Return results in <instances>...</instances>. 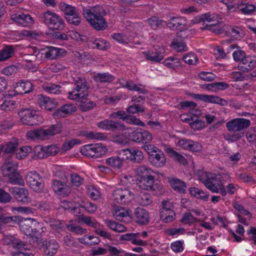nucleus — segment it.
Instances as JSON below:
<instances>
[{
    "mask_svg": "<svg viewBox=\"0 0 256 256\" xmlns=\"http://www.w3.org/2000/svg\"><path fill=\"white\" fill-rule=\"evenodd\" d=\"M137 176L136 184L140 189L160 192L162 186L155 182V172L146 165H141L134 168Z\"/></svg>",
    "mask_w": 256,
    "mask_h": 256,
    "instance_id": "obj_1",
    "label": "nucleus"
},
{
    "mask_svg": "<svg viewBox=\"0 0 256 256\" xmlns=\"http://www.w3.org/2000/svg\"><path fill=\"white\" fill-rule=\"evenodd\" d=\"M198 179L212 192L220 193L223 196H226V190L222 183V176L220 174L200 171L198 172Z\"/></svg>",
    "mask_w": 256,
    "mask_h": 256,
    "instance_id": "obj_2",
    "label": "nucleus"
},
{
    "mask_svg": "<svg viewBox=\"0 0 256 256\" xmlns=\"http://www.w3.org/2000/svg\"><path fill=\"white\" fill-rule=\"evenodd\" d=\"M82 14L92 26L96 30H104L108 28V24L104 16L106 12L102 7L94 6L91 9L83 8Z\"/></svg>",
    "mask_w": 256,
    "mask_h": 256,
    "instance_id": "obj_3",
    "label": "nucleus"
},
{
    "mask_svg": "<svg viewBox=\"0 0 256 256\" xmlns=\"http://www.w3.org/2000/svg\"><path fill=\"white\" fill-rule=\"evenodd\" d=\"M250 126V120L244 118H236L230 120L226 124L228 132L233 133L224 136L228 142H235L241 138L245 129Z\"/></svg>",
    "mask_w": 256,
    "mask_h": 256,
    "instance_id": "obj_4",
    "label": "nucleus"
},
{
    "mask_svg": "<svg viewBox=\"0 0 256 256\" xmlns=\"http://www.w3.org/2000/svg\"><path fill=\"white\" fill-rule=\"evenodd\" d=\"M18 114L20 122L24 124L34 126L42 124L43 121L42 118L36 111L29 108L22 109Z\"/></svg>",
    "mask_w": 256,
    "mask_h": 256,
    "instance_id": "obj_5",
    "label": "nucleus"
},
{
    "mask_svg": "<svg viewBox=\"0 0 256 256\" xmlns=\"http://www.w3.org/2000/svg\"><path fill=\"white\" fill-rule=\"evenodd\" d=\"M36 225H39V224L36 221L34 220V219L28 218L25 220L24 222H22L20 228L24 232V234L36 238V240L37 241L38 236H40L41 234L46 231V228L42 227L41 231H40L35 228Z\"/></svg>",
    "mask_w": 256,
    "mask_h": 256,
    "instance_id": "obj_6",
    "label": "nucleus"
},
{
    "mask_svg": "<svg viewBox=\"0 0 256 256\" xmlns=\"http://www.w3.org/2000/svg\"><path fill=\"white\" fill-rule=\"evenodd\" d=\"M16 162H8L2 166V172L4 176L8 177L10 183L14 184H22L20 182V176L16 171Z\"/></svg>",
    "mask_w": 256,
    "mask_h": 256,
    "instance_id": "obj_7",
    "label": "nucleus"
},
{
    "mask_svg": "<svg viewBox=\"0 0 256 256\" xmlns=\"http://www.w3.org/2000/svg\"><path fill=\"white\" fill-rule=\"evenodd\" d=\"M112 196L113 200L121 204H128L134 198L133 192L125 188H118L114 190Z\"/></svg>",
    "mask_w": 256,
    "mask_h": 256,
    "instance_id": "obj_8",
    "label": "nucleus"
},
{
    "mask_svg": "<svg viewBox=\"0 0 256 256\" xmlns=\"http://www.w3.org/2000/svg\"><path fill=\"white\" fill-rule=\"evenodd\" d=\"M26 181L28 186L36 192H40L44 186L42 177L36 171L28 173Z\"/></svg>",
    "mask_w": 256,
    "mask_h": 256,
    "instance_id": "obj_9",
    "label": "nucleus"
},
{
    "mask_svg": "<svg viewBox=\"0 0 256 256\" xmlns=\"http://www.w3.org/2000/svg\"><path fill=\"white\" fill-rule=\"evenodd\" d=\"M176 214L174 205L168 201L162 202V208L160 210V218L164 222H170L175 219Z\"/></svg>",
    "mask_w": 256,
    "mask_h": 256,
    "instance_id": "obj_10",
    "label": "nucleus"
},
{
    "mask_svg": "<svg viewBox=\"0 0 256 256\" xmlns=\"http://www.w3.org/2000/svg\"><path fill=\"white\" fill-rule=\"evenodd\" d=\"M82 220L87 226L94 228V232L97 234H98L104 239L112 240V238L111 234L104 230V226H101L100 223L92 220L90 217L87 216H83Z\"/></svg>",
    "mask_w": 256,
    "mask_h": 256,
    "instance_id": "obj_11",
    "label": "nucleus"
},
{
    "mask_svg": "<svg viewBox=\"0 0 256 256\" xmlns=\"http://www.w3.org/2000/svg\"><path fill=\"white\" fill-rule=\"evenodd\" d=\"M191 96L193 98L205 102L216 104L220 106H225L227 104L226 100L221 98L218 96L192 93Z\"/></svg>",
    "mask_w": 256,
    "mask_h": 256,
    "instance_id": "obj_12",
    "label": "nucleus"
},
{
    "mask_svg": "<svg viewBox=\"0 0 256 256\" xmlns=\"http://www.w3.org/2000/svg\"><path fill=\"white\" fill-rule=\"evenodd\" d=\"M9 191L13 194L18 202L24 204H28L31 202V198L29 196V193L27 189L12 186L9 188Z\"/></svg>",
    "mask_w": 256,
    "mask_h": 256,
    "instance_id": "obj_13",
    "label": "nucleus"
},
{
    "mask_svg": "<svg viewBox=\"0 0 256 256\" xmlns=\"http://www.w3.org/2000/svg\"><path fill=\"white\" fill-rule=\"evenodd\" d=\"M143 53L147 60L155 62H160L164 58L165 48L162 46H156L152 51Z\"/></svg>",
    "mask_w": 256,
    "mask_h": 256,
    "instance_id": "obj_14",
    "label": "nucleus"
},
{
    "mask_svg": "<svg viewBox=\"0 0 256 256\" xmlns=\"http://www.w3.org/2000/svg\"><path fill=\"white\" fill-rule=\"evenodd\" d=\"M49 30H63L64 22L60 16L49 11Z\"/></svg>",
    "mask_w": 256,
    "mask_h": 256,
    "instance_id": "obj_15",
    "label": "nucleus"
},
{
    "mask_svg": "<svg viewBox=\"0 0 256 256\" xmlns=\"http://www.w3.org/2000/svg\"><path fill=\"white\" fill-rule=\"evenodd\" d=\"M10 239L12 242L14 247L16 248L17 252H14L13 256H32L30 254L26 252V251L28 250V246L21 241L15 240L14 236H10L6 238V240Z\"/></svg>",
    "mask_w": 256,
    "mask_h": 256,
    "instance_id": "obj_16",
    "label": "nucleus"
},
{
    "mask_svg": "<svg viewBox=\"0 0 256 256\" xmlns=\"http://www.w3.org/2000/svg\"><path fill=\"white\" fill-rule=\"evenodd\" d=\"M149 160L150 162L156 168L164 167L166 164V158L162 150H158L157 152L151 154Z\"/></svg>",
    "mask_w": 256,
    "mask_h": 256,
    "instance_id": "obj_17",
    "label": "nucleus"
},
{
    "mask_svg": "<svg viewBox=\"0 0 256 256\" xmlns=\"http://www.w3.org/2000/svg\"><path fill=\"white\" fill-rule=\"evenodd\" d=\"M88 96V88L83 84L77 85L72 91L69 92L68 98L70 100L83 99Z\"/></svg>",
    "mask_w": 256,
    "mask_h": 256,
    "instance_id": "obj_18",
    "label": "nucleus"
},
{
    "mask_svg": "<svg viewBox=\"0 0 256 256\" xmlns=\"http://www.w3.org/2000/svg\"><path fill=\"white\" fill-rule=\"evenodd\" d=\"M140 232L128 233L122 234L120 237L121 240H130L133 244L140 246H145L147 245V242L139 238Z\"/></svg>",
    "mask_w": 256,
    "mask_h": 256,
    "instance_id": "obj_19",
    "label": "nucleus"
},
{
    "mask_svg": "<svg viewBox=\"0 0 256 256\" xmlns=\"http://www.w3.org/2000/svg\"><path fill=\"white\" fill-rule=\"evenodd\" d=\"M166 23L172 30L182 28L186 24V20L183 17H171Z\"/></svg>",
    "mask_w": 256,
    "mask_h": 256,
    "instance_id": "obj_20",
    "label": "nucleus"
},
{
    "mask_svg": "<svg viewBox=\"0 0 256 256\" xmlns=\"http://www.w3.org/2000/svg\"><path fill=\"white\" fill-rule=\"evenodd\" d=\"M136 222L140 225H146L150 220V214L142 208H137L134 213Z\"/></svg>",
    "mask_w": 256,
    "mask_h": 256,
    "instance_id": "obj_21",
    "label": "nucleus"
},
{
    "mask_svg": "<svg viewBox=\"0 0 256 256\" xmlns=\"http://www.w3.org/2000/svg\"><path fill=\"white\" fill-rule=\"evenodd\" d=\"M97 126L101 130L109 131L122 128L123 125L118 122L105 120L97 123Z\"/></svg>",
    "mask_w": 256,
    "mask_h": 256,
    "instance_id": "obj_22",
    "label": "nucleus"
},
{
    "mask_svg": "<svg viewBox=\"0 0 256 256\" xmlns=\"http://www.w3.org/2000/svg\"><path fill=\"white\" fill-rule=\"evenodd\" d=\"M32 90V84L29 81H22L14 86V95L28 94Z\"/></svg>",
    "mask_w": 256,
    "mask_h": 256,
    "instance_id": "obj_23",
    "label": "nucleus"
},
{
    "mask_svg": "<svg viewBox=\"0 0 256 256\" xmlns=\"http://www.w3.org/2000/svg\"><path fill=\"white\" fill-rule=\"evenodd\" d=\"M26 138L28 140H44L48 136V130L45 129H37L28 131L26 134Z\"/></svg>",
    "mask_w": 256,
    "mask_h": 256,
    "instance_id": "obj_24",
    "label": "nucleus"
},
{
    "mask_svg": "<svg viewBox=\"0 0 256 256\" xmlns=\"http://www.w3.org/2000/svg\"><path fill=\"white\" fill-rule=\"evenodd\" d=\"M52 188L55 192L61 196H68L71 191L70 186L57 180L53 181Z\"/></svg>",
    "mask_w": 256,
    "mask_h": 256,
    "instance_id": "obj_25",
    "label": "nucleus"
},
{
    "mask_svg": "<svg viewBox=\"0 0 256 256\" xmlns=\"http://www.w3.org/2000/svg\"><path fill=\"white\" fill-rule=\"evenodd\" d=\"M113 216L119 221L128 223L132 220V216H130L128 212L122 207L115 208L113 212Z\"/></svg>",
    "mask_w": 256,
    "mask_h": 256,
    "instance_id": "obj_26",
    "label": "nucleus"
},
{
    "mask_svg": "<svg viewBox=\"0 0 256 256\" xmlns=\"http://www.w3.org/2000/svg\"><path fill=\"white\" fill-rule=\"evenodd\" d=\"M105 164L111 168L120 170L124 165V158L119 156H111L105 160Z\"/></svg>",
    "mask_w": 256,
    "mask_h": 256,
    "instance_id": "obj_27",
    "label": "nucleus"
},
{
    "mask_svg": "<svg viewBox=\"0 0 256 256\" xmlns=\"http://www.w3.org/2000/svg\"><path fill=\"white\" fill-rule=\"evenodd\" d=\"M164 150L168 154V156L173 158L176 162L183 166H186L188 164V160L185 157L174 150L172 148L167 147L164 149Z\"/></svg>",
    "mask_w": 256,
    "mask_h": 256,
    "instance_id": "obj_28",
    "label": "nucleus"
},
{
    "mask_svg": "<svg viewBox=\"0 0 256 256\" xmlns=\"http://www.w3.org/2000/svg\"><path fill=\"white\" fill-rule=\"evenodd\" d=\"M76 107L72 104L64 105L53 113L54 118H64L76 111Z\"/></svg>",
    "mask_w": 256,
    "mask_h": 256,
    "instance_id": "obj_29",
    "label": "nucleus"
},
{
    "mask_svg": "<svg viewBox=\"0 0 256 256\" xmlns=\"http://www.w3.org/2000/svg\"><path fill=\"white\" fill-rule=\"evenodd\" d=\"M189 192L193 197L196 198L201 200L204 202H207L208 200V194L196 187L190 188L189 189Z\"/></svg>",
    "mask_w": 256,
    "mask_h": 256,
    "instance_id": "obj_30",
    "label": "nucleus"
},
{
    "mask_svg": "<svg viewBox=\"0 0 256 256\" xmlns=\"http://www.w3.org/2000/svg\"><path fill=\"white\" fill-rule=\"evenodd\" d=\"M120 84L122 85V88H126L129 90H135L138 92L140 94H144L146 92V90L141 85H137L134 84L132 81H126L122 80L120 82Z\"/></svg>",
    "mask_w": 256,
    "mask_h": 256,
    "instance_id": "obj_31",
    "label": "nucleus"
},
{
    "mask_svg": "<svg viewBox=\"0 0 256 256\" xmlns=\"http://www.w3.org/2000/svg\"><path fill=\"white\" fill-rule=\"evenodd\" d=\"M18 142L16 138H12L6 144L0 146V152L4 150L6 154H12L18 147Z\"/></svg>",
    "mask_w": 256,
    "mask_h": 256,
    "instance_id": "obj_32",
    "label": "nucleus"
},
{
    "mask_svg": "<svg viewBox=\"0 0 256 256\" xmlns=\"http://www.w3.org/2000/svg\"><path fill=\"white\" fill-rule=\"evenodd\" d=\"M107 250L110 256H136V254L127 252L122 249L114 246H108Z\"/></svg>",
    "mask_w": 256,
    "mask_h": 256,
    "instance_id": "obj_33",
    "label": "nucleus"
},
{
    "mask_svg": "<svg viewBox=\"0 0 256 256\" xmlns=\"http://www.w3.org/2000/svg\"><path fill=\"white\" fill-rule=\"evenodd\" d=\"M168 182L169 184H170V186L174 190L179 192H185L186 186L184 182L178 178H169Z\"/></svg>",
    "mask_w": 256,
    "mask_h": 256,
    "instance_id": "obj_34",
    "label": "nucleus"
},
{
    "mask_svg": "<svg viewBox=\"0 0 256 256\" xmlns=\"http://www.w3.org/2000/svg\"><path fill=\"white\" fill-rule=\"evenodd\" d=\"M78 240L81 244L90 246L97 244L100 242L98 237L87 234L78 238Z\"/></svg>",
    "mask_w": 256,
    "mask_h": 256,
    "instance_id": "obj_35",
    "label": "nucleus"
},
{
    "mask_svg": "<svg viewBox=\"0 0 256 256\" xmlns=\"http://www.w3.org/2000/svg\"><path fill=\"white\" fill-rule=\"evenodd\" d=\"M81 135L94 140H106L108 138L105 134L101 132H86L82 133Z\"/></svg>",
    "mask_w": 256,
    "mask_h": 256,
    "instance_id": "obj_36",
    "label": "nucleus"
},
{
    "mask_svg": "<svg viewBox=\"0 0 256 256\" xmlns=\"http://www.w3.org/2000/svg\"><path fill=\"white\" fill-rule=\"evenodd\" d=\"M92 147L94 148V158L104 156L108 151V148L102 143L92 144Z\"/></svg>",
    "mask_w": 256,
    "mask_h": 256,
    "instance_id": "obj_37",
    "label": "nucleus"
},
{
    "mask_svg": "<svg viewBox=\"0 0 256 256\" xmlns=\"http://www.w3.org/2000/svg\"><path fill=\"white\" fill-rule=\"evenodd\" d=\"M224 24L222 22H218V23L211 25H206L202 28V30H211L212 32L219 34L224 32Z\"/></svg>",
    "mask_w": 256,
    "mask_h": 256,
    "instance_id": "obj_38",
    "label": "nucleus"
},
{
    "mask_svg": "<svg viewBox=\"0 0 256 256\" xmlns=\"http://www.w3.org/2000/svg\"><path fill=\"white\" fill-rule=\"evenodd\" d=\"M62 207L66 210H70L75 215L80 214V204L66 200L62 202Z\"/></svg>",
    "mask_w": 256,
    "mask_h": 256,
    "instance_id": "obj_39",
    "label": "nucleus"
},
{
    "mask_svg": "<svg viewBox=\"0 0 256 256\" xmlns=\"http://www.w3.org/2000/svg\"><path fill=\"white\" fill-rule=\"evenodd\" d=\"M62 30H51L49 31L50 41L53 39H56L60 42L68 40V36L64 32H62Z\"/></svg>",
    "mask_w": 256,
    "mask_h": 256,
    "instance_id": "obj_40",
    "label": "nucleus"
},
{
    "mask_svg": "<svg viewBox=\"0 0 256 256\" xmlns=\"http://www.w3.org/2000/svg\"><path fill=\"white\" fill-rule=\"evenodd\" d=\"M60 6L62 10L64 13L66 18L67 16H71L78 12L74 6L66 4L64 2H60Z\"/></svg>",
    "mask_w": 256,
    "mask_h": 256,
    "instance_id": "obj_41",
    "label": "nucleus"
},
{
    "mask_svg": "<svg viewBox=\"0 0 256 256\" xmlns=\"http://www.w3.org/2000/svg\"><path fill=\"white\" fill-rule=\"evenodd\" d=\"M66 53L65 50L53 46H49V58L56 59L61 58Z\"/></svg>",
    "mask_w": 256,
    "mask_h": 256,
    "instance_id": "obj_42",
    "label": "nucleus"
},
{
    "mask_svg": "<svg viewBox=\"0 0 256 256\" xmlns=\"http://www.w3.org/2000/svg\"><path fill=\"white\" fill-rule=\"evenodd\" d=\"M106 224L111 230L118 232H122L126 231V228L122 224H118L111 220H106Z\"/></svg>",
    "mask_w": 256,
    "mask_h": 256,
    "instance_id": "obj_43",
    "label": "nucleus"
},
{
    "mask_svg": "<svg viewBox=\"0 0 256 256\" xmlns=\"http://www.w3.org/2000/svg\"><path fill=\"white\" fill-rule=\"evenodd\" d=\"M14 54V48L12 46H6L0 52V62L10 58Z\"/></svg>",
    "mask_w": 256,
    "mask_h": 256,
    "instance_id": "obj_44",
    "label": "nucleus"
},
{
    "mask_svg": "<svg viewBox=\"0 0 256 256\" xmlns=\"http://www.w3.org/2000/svg\"><path fill=\"white\" fill-rule=\"evenodd\" d=\"M14 125L13 117L11 116H8L5 117L4 120L0 123V130L6 131L12 128Z\"/></svg>",
    "mask_w": 256,
    "mask_h": 256,
    "instance_id": "obj_45",
    "label": "nucleus"
},
{
    "mask_svg": "<svg viewBox=\"0 0 256 256\" xmlns=\"http://www.w3.org/2000/svg\"><path fill=\"white\" fill-rule=\"evenodd\" d=\"M170 46L178 52L187 51L188 48L185 44L178 38H174L170 44Z\"/></svg>",
    "mask_w": 256,
    "mask_h": 256,
    "instance_id": "obj_46",
    "label": "nucleus"
},
{
    "mask_svg": "<svg viewBox=\"0 0 256 256\" xmlns=\"http://www.w3.org/2000/svg\"><path fill=\"white\" fill-rule=\"evenodd\" d=\"M95 80L101 82H110L113 81L114 77L108 73H98L94 76Z\"/></svg>",
    "mask_w": 256,
    "mask_h": 256,
    "instance_id": "obj_47",
    "label": "nucleus"
},
{
    "mask_svg": "<svg viewBox=\"0 0 256 256\" xmlns=\"http://www.w3.org/2000/svg\"><path fill=\"white\" fill-rule=\"evenodd\" d=\"M18 22L24 26H30L34 24L32 17L29 14H21L17 16Z\"/></svg>",
    "mask_w": 256,
    "mask_h": 256,
    "instance_id": "obj_48",
    "label": "nucleus"
},
{
    "mask_svg": "<svg viewBox=\"0 0 256 256\" xmlns=\"http://www.w3.org/2000/svg\"><path fill=\"white\" fill-rule=\"evenodd\" d=\"M66 228L70 232H73L77 234H84L87 232L86 228H84L76 225L72 220L70 222V224L66 226Z\"/></svg>",
    "mask_w": 256,
    "mask_h": 256,
    "instance_id": "obj_49",
    "label": "nucleus"
},
{
    "mask_svg": "<svg viewBox=\"0 0 256 256\" xmlns=\"http://www.w3.org/2000/svg\"><path fill=\"white\" fill-rule=\"evenodd\" d=\"M170 248L176 254L182 252L184 250V242L183 240H176L171 243Z\"/></svg>",
    "mask_w": 256,
    "mask_h": 256,
    "instance_id": "obj_50",
    "label": "nucleus"
},
{
    "mask_svg": "<svg viewBox=\"0 0 256 256\" xmlns=\"http://www.w3.org/2000/svg\"><path fill=\"white\" fill-rule=\"evenodd\" d=\"M32 150V148L30 146H26L20 148V149L17 150L15 156H16L18 160H22L26 158L28 154H30Z\"/></svg>",
    "mask_w": 256,
    "mask_h": 256,
    "instance_id": "obj_51",
    "label": "nucleus"
},
{
    "mask_svg": "<svg viewBox=\"0 0 256 256\" xmlns=\"http://www.w3.org/2000/svg\"><path fill=\"white\" fill-rule=\"evenodd\" d=\"M127 124L140 126H145L146 125L142 121L136 116L127 114L124 120Z\"/></svg>",
    "mask_w": 256,
    "mask_h": 256,
    "instance_id": "obj_52",
    "label": "nucleus"
},
{
    "mask_svg": "<svg viewBox=\"0 0 256 256\" xmlns=\"http://www.w3.org/2000/svg\"><path fill=\"white\" fill-rule=\"evenodd\" d=\"M48 146H38L35 148L34 152L36 156L38 158L42 159L48 156Z\"/></svg>",
    "mask_w": 256,
    "mask_h": 256,
    "instance_id": "obj_53",
    "label": "nucleus"
},
{
    "mask_svg": "<svg viewBox=\"0 0 256 256\" xmlns=\"http://www.w3.org/2000/svg\"><path fill=\"white\" fill-rule=\"evenodd\" d=\"M16 106V102L12 100H6L0 105L1 109L5 112L13 111Z\"/></svg>",
    "mask_w": 256,
    "mask_h": 256,
    "instance_id": "obj_54",
    "label": "nucleus"
},
{
    "mask_svg": "<svg viewBox=\"0 0 256 256\" xmlns=\"http://www.w3.org/2000/svg\"><path fill=\"white\" fill-rule=\"evenodd\" d=\"M147 22L148 24L153 29H156L158 27L163 25V24L165 22L164 20L160 19L157 16H152V18L148 19Z\"/></svg>",
    "mask_w": 256,
    "mask_h": 256,
    "instance_id": "obj_55",
    "label": "nucleus"
},
{
    "mask_svg": "<svg viewBox=\"0 0 256 256\" xmlns=\"http://www.w3.org/2000/svg\"><path fill=\"white\" fill-rule=\"evenodd\" d=\"M182 60L187 64H196L198 62V58L194 53L189 52L182 58Z\"/></svg>",
    "mask_w": 256,
    "mask_h": 256,
    "instance_id": "obj_56",
    "label": "nucleus"
},
{
    "mask_svg": "<svg viewBox=\"0 0 256 256\" xmlns=\"http://www.w3.org/2000/svg\"><path fill=\"white\" fill-rule=\"evenodd\" d=\"M93 150L94 148L92 147V144H88L84 145L82 148H80V153L84 156H89L94 158Z\"/></svg>",
    "mask_w": 256,
    "mask_h": 256,
    "instance_id": "obj_57",
    "label": "nucleus"
},
{
    "mask_svg": "<svg viewBox=\"0 0 256 256\" xmlns=\"http://www.w3.org/2000/svg\"><path fill=\"white\" fill-rule=\"evenodd\" d=\"M131 159L130 161L134 162H140L144 159L142 152L138 150L132 148Z\"/></svg>",
    "mask_w": 256,
    "mask_h": 256,
    "instance_id": "obj_58",
    "label": "nucleus"
},
{
    "mask_svg": "<svg viewBox=\"0 0 256 256\" xmlns=\"http://www.w3.org/2000/svg\"><path fill=\"white\" fill-rule=\"evenodd\" d=\"M138 202L141 206H148L151 204L152 200L150 194L144 192L140 195Z\"/></svg>",
    "mask_w": 256,
    "mask_h": 256,
    "instance_id": "obj_59",
    "label": "nucleus"
},
{
    "mask_svg": "<svg viewBox=\"0 0 256 256\" xmlns=\"http://www.w3.org/2000/svg\"><path fill=\"white\" fill-rule=\"evenodd\" d=\"M238 8L244 14H250L255 10L256 6L253 4H241L238 6Z\"/></svg>",
    "mask_w": 256,
    "mask_h": 256,
    "instance_id": "obj_60",
    "label": "nucleus"
},
{
    "mask_svg": "<svg viewBox=\"0 0 256 256\" xmlns=\"http://www.w3.org/2000/svg\"><path fill=\"white\" fill-rule=\"evenodd\" d=\"M66 19L68 24L76 26H78L81 22V18L78 12L71 16H67Z\"/></svg>",
    "mask_w": 256,
    "mask_h": 256,
    "instance_id": "obj_61",
    "label": "nucleus"
},
{
    "mask_svg": "<svg viewBox=\"0 0 256 256\" xmlns=\"http://www.w3.org/2000/svg\"><path fill=\"white\" fill-rule=\"evenodd\" d=\"M181 220L182 223L188 225H190L196 222H198V219L193 216L190 213H186L184 214Z\"/></svg>",
    "mask_w": 256,
    "mask_h": 256,
    "instance_id": "obj_62",
    "label": "nucleus"
},
{
    "mask_svg": "<svg viewBox=\"0 0 256 256\" xmlns=\"http://www.w3.org/2000/svg\"><path fill=\"white\" fill-rule=\"evenodd\" d=\"M81 142L80 140L74 138L69 141H66L63 144L62 147L64 150H69L77 144H80Z\"/></svg>",
    "mask_w": 256,
    "mask_h": 256,
    "instance_id": "obj_63",
    "label": "nucleus"
},
{
    "mask_svg": "<svg viewBox=\"0 0 256 256\" xmlns=\"http://www.w3.org/2000/svg\"><path fill=\"white\" fill-rule=\"evenodd\" d=\"M142 132V130L136 129V130L129 133V138L133 142H140Z\"/></svg>",
    "mask_w": 256,
    "mask_h": 256,
    "instance_id": "obj_64",
    "label": "nucleus"
}]
</instances>
